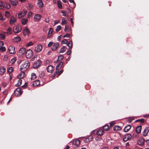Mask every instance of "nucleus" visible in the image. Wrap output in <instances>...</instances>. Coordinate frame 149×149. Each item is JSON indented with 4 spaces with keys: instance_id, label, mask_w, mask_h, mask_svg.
Here are the masks:
<instances>
[{
    "instance_id": "2eb2a0df",
    "label": "nucleus",
    "mask_w": 149,
    "mask_h": 149,
    "mask_svg": "<svg viewBox=\"0 0 149 149\" xmlns=\"http://www.w3.org/2000/svg\"><path fill=\"white\" fill-rule=\"evenodd\" d=\"M72 144L74 145L78 146L80 145V141L78 139L74 140L72 141Z\"/></svg>"
},
{
    "instance_id": "f257e3e1",
    "label": "nucleus",
    "mask_w": 149,
    "mask_h": 149,
    "mask_svg": "<svg viewBox=\"0 0 149 149\" xmlns=\"http://www.w3.org/2000/svg\"><path fill=\"white\" fill-rule=\"evenodd\" d=\"M30 65L29 62L28 61H24L21 66L20 70L21 72L24 71L26 70Z\"/></svg>"
},
{
    "instance_id": "7c9ffc66",
    "label": "nucleus",
    "mask_w": 149,
    "mask_h": 149,
    "mask_svg": "<svg viewBox=\"0 0 149 149\" xmlns=\"http://www.w3.org/2000/svg\"><path fill=\"white\" fill-rule=\"evenodd\" d=\"M141 126H138L137 127L136 129V132L138 134L141 131Z\"/></svg>"
},
{
    "instance_id": "cd10ccee",
    "label": "nucleus",
    "mask_w": 149,
    "mask_h": 149,
    "mask_svg": "<svg viewBox=\"0 0 149 149\" xmlns=\"http://www.w3.org/2000/svg\"><path fill=\"white\" fill-rule=\"evenodd\" d=\"M53 31V29L52 28H49V30L48 33V37H50L52 36Z\"/></svg>"
},
{
    "instance_id": "58836bf2",
    "label": "nucleus",
    "mask_w": 149,
    "mask_h": 149,
    "mask_svg": "<svg viewBox=\"0 0 149 149\" xmlns=\"http://www.w3.org/2000/svg\"><path fill=\"white\" fill-rule=\"evenodd\" d=\"M36 78V76L35 73H33L31 74V79L34 80Z\"/></svg>"
},
{
    "instance_id": "bb28decb",
    "label": "nucleus",
    "mask_w": 149,
    "mask_h": 149,
    "mask_svg": "<svg viewBox=\"0 0 149 149\" xmlns=\"http://www.w3.org/2000/svg\"><path fill=\"white\" fill-rule=\"evenodd\" d=\"M28 22V19L27 18H24L22 19L21 20V23L23 25H25Z\"/></svg>"
},
{
    "instance_id": "a878e982",
    "label": "nucleus",
    "mask_w": 149,
    "mask_h": 149,
    "mask_svg": "<svg viewBox=\"0 0 149 149\" xmlns=\"http://www.w3.org/2000/svg\"><path fill=\"white\" fill-rule=\"evenodd\" d=\"M26 7L29 10H31L33 8V5L31 3H29L26 5Z\"/></svg>"
},
{
    "instance_id": "423d86ee",
    "label": "nucleus",
    "mask_w": 149,
    "mask_h": 149,
    "mask_svg": "<svg viewBox=\"0 0 149 149\" xmlns=\"http://www.w3.org/2000/svg\"><path fill=\"white\" fill-rule=\"evenodd\" d=\"M22 93V92L21 91L20 88H17L14 91V94L15 96H20Z\"/></svg>"
},
{
    "instance_id": "4be33fe9",
    "label": "nucleus",
    "mask_w": 149,
    "mask_h": 149,
    "mask_svg": "<svg viewBox=\"0 0 149 149\" xmlns=\"http://www.w3.org/2000/svg\"><path fill=\"white\" fill-rule=\"evenodd\" d=\"M149 131V128H148V127L146 128L145 129V130L143 133V135L144 136H146L147 135Z\"/></svg>"
},
{
    "instance_id": "dca6fc26",
    "label": "nucleus",
    "mask_w": 149,
    "mask_h": 149,
    "mask_svg": "<svg viewBox=\"0 0 149 149\" xmlns=\"http://www.w3.org/2000/svg\"><path fill=\"white\" fill-rule=\"evenodd\" d=\"M16 21V19L13 16H12L10 18V24H13Z\"/></svg>"
},
{
    "instance_id": "5701e85b",
    "label": "nucleus",
    "mask_w": 149,
    "mask_h": 149,
    "mask_svg": "<svg viewBox=\"0 0 149 149\" xmlns=\"http://www.w3.org/2000/svg\"><path fill=\"white\" fill-rule=\"evenodd\" d=\"M131 126L130 125H128L126 126L124 129V131L125 132H128L131 129Z\"/></svg>"
},
{
    "instance_id": "4468645a",
    "label": "nucleus",
    "mask_w": 149,
    "mask_h": 149,
    "mask_svg": "<svg viewBox=\"0 0 149 149\" xmlns=\"http://www.w3.org/2000/svg\"><path fill=\"white\" fill-rule=\"evenodd\" d=\"M24 71L21 72L17 76L18 79H23L26 76L24 72Z\"/></svg>"
},
{
    "instance_id": "6e6552de",
    "label": "nucleus",
    "mask_w": 149,
    "mask_h": 149,
    "mask_svg": "<svg viewBox=\"0 0 149 149\" xmlns=\"http://www.w3.org/2000/svg\"><path fill=\"white\" fill-rule=\"evenodd\" d=\"M63 65V63L61 62L56 67V72L54 73L53 76L54 77L55 76H56L57 73L58 72L59 68H61L62 66Z\"/></svg>"
},
{
    "instance_id": "f03ea898",
    "label": "nucleus",
    "mask_w": 149,
    "mask_h": 149,
    "mask_svg": "<svg viewBox=\"0 0 149 149\" xmlns=\"http://www.w3.org/2000/svg\"><path fill=\"white\" fill-rule=\"evenodd\" d=\"M59 46V43L58 42L54 43L52 42H50L48 45V46L49 47H52V51L56 50Z\"/></svg>"
},
{
    "instance_id": "79ce46f5",
    "label": "nucleus",
    "mask_w": 149,
    "mask_h": 149,
    "mask_svg": "<svg viewBox=\"0 0 149 149\" xmlns=\"http://www.w3.org/2000/svg\"><path fill=\"white\" fill-rule=\"evenodd\" d=\"M5 36L4 34L0 33V39L1 40H3L5 38Z\"/></svg>"
},
{
    "instance_id": "2f4dec72",
    "label": "nucleus",
    "mask_w": 149,
    "mask_h": 149,
    "mask_svg": "<svg viewBox=\"0 0 149 149\" xmlns=\"http://www.w3.org/2000/svg\"><path fill=\"white\" fill-rule=\"evenodd\" d=\"M144 143V140L142 139H140L137 141L138 144L140 145H142Z\"/></svg>"
},
{
    "instance_id": "680f3d73",
    "label": "nucleus",
    "mask_w": 149,
    "mask_h": 149,
    "mask_svg": "<svg viewBox=\"0 0 149 149\" xmlns=\"http://www.w3.org/2000/svg\"><path fill=\"white\" fill-rule=\"evenodd\" d=\"M69 0L70 3H73V4L75 6V2H74V0Z\"/></svg>"
},
{
    "instance_id": "052dcab7",
    "label": "nucleus",
    "mask_w": 149,
    "mask_h": 149,
    "mask_svg": "<svg viewBox=\"0 0 149 149\" xmlns=\"http://www.w3.org/2000/svg\"><path fill=\"white\" fill-rule=\"evenodd\" d=\"M45 21L47 23H48L49 22V20L48 18H46L45 19Z\"/></svg>"
},
{
    "instance_id": "37998d69",
    "label": "nucleus",
    "mask_w": 149,
    "mask_h": 149,
    "mask_svg": "<svg viewBox=\"0 0 149 149\" xmlns=\"http://www.w3.org/2000/svg\"><path fill=\"white\" fill-rule=\"evenodd\" d=\"M68 41L66 39H64V40H63L61 42V43L62 44H68Z\"/></svg>"
},
{
    "instance_id": "4d7b16f0",
    "label": "nucleus",
    "mask_w": 149,
    "mask_h": 149,
    "mask_svg": "<svg viewBox=\"0 0 149 149\" xmlns=\"http://www.w3.org/2000/svg\"><path fill=\"white\" fill-rule=\"evenodd\" d=\"M71 52L70 50H69L68 51H67L66 52V54L68 55H69L71 53Z\"/></svg>"
},
{
    "instance_id": "20e7f679",
    "label": "nucleus",
    "mask_w": 149,
    "mask_h": 149,
    "mask_svg": "<svg viewBox=\"0 0 149 149\" xmlns=\"http://www.w3.org/2000/svg\"><path fill=\"white\" fill-rule=\"evenodd\" d=\"M25 56L27 58H31L33 56V52L32 51L31 49L27 50L26 52Z\"/></svg>"
},
{
    "instance_id": "13d9d810",
    "label": "nucleus",
    "mask_w": 149,
    "mask_h": 149,
    "mask_svg": "<svg viewBox=\"0 0 149 149\" xmlns=\"http://www.w3.org/2000/svg\"><path fill=\"white\" fill-rule=\"evenodd\" d=\"M115 124V122L114 121H112L110 122V125L111 126H113L114 124Z\"/></svg>"
},
{
    "instance_id": "e2e57ef3",
    "label": "nucleus",
    "mask_w": 149,
    "mask_h": 149,
    "mask_svg": "<svg viewBox=\"0 0 149 149\" xmlns=\"http://www.w3.org/2000/svg\"><path fill=\"white\" fill-rule=\"evenodd\" d=\"M0 20H4V19H3V17L1 14V13H0Z\"/></svg>"
},
{
    "instance_id": "774afa93",
    "label": "nucleus",
    "mask_w": 149,
    "mask_h": 149,
    "mask_svg": "<svg viewBox=\"0 0 149 149\" xmlns=\"http://www.w3.org/2000/svg\"><path fill=\"white\" fill-rule=\"evenodd\" d=\"M146 142L147 145L149 146V139H147L146 140Z\"/></svg>"
},
{
    "instance_id": "4c0bfd02",
    "label": "nucleus",
    "mask_w": 149,
    "mask_h": 149,
    "mask_svg": "<svg viewBox=\"0 0 149 149\" xmlns=\"http://www.w3.org/2000/svg\"><path fill=\"white\" fill-rule=\"evenodd\" d=\"M57 4L58 7L60 8L61 9L62 8V5L61 2L60 1H58L57 2Z\"/></svg>"
},
{
    "instance_id": "39448f33",
    "label": "nucleus",
    "mask_w": 149,
    "mask_h": 149,
    "mask_svg": "<svg viewBox=\"0 0 149 149\" xmlns=\"http://www.w3.org/2000/svg\"><path fill=\"white\" fill-rule=\"evenodd\" d=\"M41 61L40 60H38L36 61L33 65V67L34 68H36L41 65Z\"/></svg>"
},
{
    "instance_id": "c9c22d12",
    "label": "nucleus",
    "mask_w": 149,
    "mask_h": 149,
    "mask_svg": "<svg viewBox=\"0 0 149 149\" xmlns=\"http://www.w3.org/2000/svg\"><path fill=\"white\" fill-rule=\"evenodd\" d=\"M67 47H62L60 49L59 52L60 53H63L65 52L66 50Z\"/></svg>"
},
{
    "instance_id": "c756f323",
    "label": "nucleus",
    "mask_w": 149,
    "mask_h": 149,
    "mask_svg": "<svg viewBox=\"0 0 149 149\" xmlns=\"http://www.w3.org/2000/svg\"><path fill=\"white\" fill-rule=\"evenodd\" d=\"M92 140V138L89 137L86 138L84 140V141L86 143L89 142Z\"/></svg>"
},
{
    "instance_id": "f8f14e48",
    "label": "nucleus",
    "mask_w": 149,
    "mask_h": 149,
    "mask_svg": "<svg viewBox=\"0 0 149 149\" xmlns=\"http://www.w3.org/2000/svg\"><path fill=\"white\" fill-rule=\"evenodd\" d=\"M27 12L25 10H24L23 11L20 13L18 14L19 18H21L25 15Z\"/></svg>"
},
{
    "instance_id": "5fc2aeb1",
    "label": "nucleus",
    "mask_w": 149,
    "mask_h": 149,
    "mask_svg": "<svg viewBox=\"0 0 149 149\" xmlns=\"http://www.w3.org/2000/svg\"><path fill=\"white\" fill-rule=\"evenodd\" d=\"M4 45L3 42L2 41H0V47H3Z\"/></svg>"
},
{
    "instance_id": "a18cd8bd",
    "label": "nucleus",
    "mask_w": 149,
    "mask_h": 149,
    "mask_svg": "<svg viewBox=\"0 0 149 149\" xmlns=\"http://www.w3.org/2000/svg\"><path fill=\"white\" fill-rule=\"evenodd\" d=\"M61 13H63V16L65 17L67 16L68 15H67V12L64 11H61Z\"/></svg>"
},
{
    "instance_id": "bf43d9fd",
    "label": "nucleus",
    "mask_w": 149,
    "mask_h": 149,
    "mask_svg": "<svg viewBox=\"0 0 149 149\" xmlns=\"http://www.w3.org/2000/svg\"><path fill=\"white\" fill-rule=\"evenodd\" d=\"M10 73L12 72L13 71V67H10Z\"/></svg>"
},
{
    "instance_id": "6e6d98bb",
    "label": "nucleus",
    "mask_w": 149,
    "mask_h": 149,
    "mask_svg": "<svg viewBox=\"0 0 149 149\" xmlns=\"http://www.w3.org/2000/svg\"><path fill=\"white\" fill-rule=\"evenodd\" d=\"M60 20L54 21V25H56L60 22Z\"/></svg>"
},
{
    "instance_id": "49530a36",
    "label": "nucleus",
    "mask_w": 149,
    "mask_h": 149,
    "mask_svg": "<svg viewBox=\"0 0 149 149\" xmlns=\"http://www.w3.org/2000/svg\"><path fill=\"white\" fill-rule=\"evenodd\" d=\"M63 59V56L62 55L59 56L58 57V59L59 61H61Z\"/></svg>"
},
{
    "instance_id": "69168bd1",
    "label": "nucleus",
    "mask_w": 149,
    "mask_h": 149,
    "mask_svg": "<svg viewBox=\"0 0 149 149\" xmlns=\"http://www.w3.org/2000/svg\"><path fill=\"white\" fill-rule=\"evenodd\" d=\"M140 122H141V123H143L144 122V120L143 119L141 118L140 119Z\"/></svg>"
},
{
    "instance_id": "ea45409f",
    "label": "nucleus",
    "mask_w": 149,
    "mask_h": 149,
    "mask_svg": "<svg viewBox=\"0 0 149 149\" xmlns=\"http://www.w3.org/2000/svg\"><path fill=\"white\" fill-rule=\"evenodd\" d=\"M68 23V21L64 19H62V22L61 24L62 25Z\"/></svg>"
},
{
    "instance_id": "864d4df0",
    "label": "nucleus",
    "mask_w": 149,
    "mask_h": 149,
    "mask_svg": "<svg viewBox=\"0 0 149 149\" xmlns=\"http://www.w3.org/2000/svg\"><path fill=\"white\" fill-rule=\"evenodd\" d=\"M8 56L7 55L5 56L3 58V60L4 61H6L8 60Z\"/></svg>"
},
{
    "instance_id": "ddd939ff",
    "label": "nucleus",
    "mask_w": 149,
    "mask_h": 149,
    "mask_svg": "<svg viewBox=\"0 0 149 149\" xmlns=\"http://www.w3.org/2000/svg\"><path fill=\"white\" fill-rule=\"evenodd\" d=\"M54 68L52 65H49L47 68V70L48 72H52L54 70Z\"/></svg>"
},
{
    "instance_id": "a211bd4d",
    "label": "nucleus",
    "mask_w": 149,
    "mask_h": 149,
    "mask_svg": "<svg viewBox=\"0 0 149 149\" xmlns=\"http://www.w3.org/2000/svg\"><path fill=\"white\" fill-rule=\"evenodd\" d=\"M21 40V39L19 37L17 36L13 39V42H18Z\"/></svg>"
},
{
    "instance_id": "9b49d317",
    "label": "nucleus",
    "mask_w": 149,
    "mask_h": 149,
    "mask_svg": "<svg viewBox=\"0 0 149 149\" xmlns=\"http://www.w3.org/2000/svg\"><path fill=\"white\" fill-rule=\"evenodd\" d=\"M41 18V16L39 14H36L34 16V19L35 22L39 21Z\"/></svg>"
},
{
    "instance_id": "473e14b6",
    "label": "nucleus",
    "mask_w": 149,
    "mask_h": 149,
    "mask_svg": "<svg viewBox=\"0 0 149 149\" xmlns=\"http://www.w3.org/2000/svg\"><path fill=\"white\" fill-rule=\"evenodd\" d=\"M67 45L69 47V48L70 49H71L72 48V42L71 40H70L68 43Z\"/></svg>"
},
{
    "instance_id": "de8ad7c7",
    "label": "nucleus",
    "mask_w": 149,
    "mask_h": 149,
    "mask_svg": "<svg viewBox=\"0 0 149 149\" xmlns=\"http://www.w3.org/2000/svg\"><path fill=\"white\" fill-rule=\"evenodd\" d=\"M33 43L31 41H30L27 43L26 46L27 47L33 45Z\"/></svg>"
},
{
    "instance_id": "c85d7f7f",
    "label": "nucleus",
    "mask_w": 149,
    "mask_h": 149,
    "mask_svg": "<svg viewBox=\"0 0 149 149\" xmlns=\"http://www.w3.org/2000/svg\"><path fill=\"white\" fill-rule=\"evenodd\" d=\"M6 71V69L3 67L0 68V74H2Z\"/></svg>"
},
{
    "instance_id": "e433bc0d",
    "label": "nucleus",
    "mask_w": 149,
    "mask_h": 149,
    "mask_svg": "<svg viewBox=\"0 0 149 149\" xmlns=\"http://www.w3.org/2000/svg\"><path fill=\"white\" fill-rule=\"evenodd\" d=\"M16 60V57H14L13 58H12L11 60L10 61V62L12 64H13L14 63Z\"/></svg>"
},
{
    "instance_id": "6ab92c4d",
    "label": "nucleus",
    "mask_w": 149,
    "mask_h": 149,
    "mask_svg": "<svg viewBox=\"0 0 149 149\" xmlns=\"http://www.w3.org/2000/svg\"><path fill=\"white\" fill-rule=\"evenodd\" d=\"M30 33L29 29L27 28L25 29L23 31V33L24 36L28 35Z\"/></svg>"
},
{
    "instance_id": "aec40b11",
    "label": "nucleus",
    "mask_w": 149,
    "mask_h": 149,
    "mask_svg": "<svg viewBox=\"0 0 149 149\" xmlns=\"http://www.w3.org/2000/svg\"><path fill=\"white\" fill-rule=\"evenodd\" d=\"M18 81V83L15 85L16 86H20L22 84V81H24V80L23 79H19Z\"/></svg>"
},
{
    "instance_id": "f704fd0d",
    "label": "nucleus",
    "mask_w": 149,
    "mask_h": 149,
    "mask_svg": "<svg viewBox=\"0 0 149 149\" xmlns=\"http://www.w3.org/2000/svg\"><path fill=\"white\" fill-rule=\"evenodd\" d=\"M17 1L16 0L11 1V4L14 6H16L18 3Z\"/></svg>"
},
{
    "instance_id": "3c124183",
    "label": "nucleus",
    "mask_w": 149,
    "mask_h": 149,
    "mask_svg": "<svg viewBox=\"0 0 149 149\" xmlns=\"http://www.w3.org/2000/svg\"><path fill=\"white\" fill-rule=\"evenodd\" d=\"M4 7V6L3 5V3L2 2H0V9H3Z\"/></svg>"
},
{
    "instance_id": "9d476101",
    "label": "nucleus",
    "mask_w": 149,
    "mask_h": 149,
    "mask_svg": "<svg viewBox=\"0 0 149 149\" xmlns=\"http://www.w3.org/2000/svg\"><path fill=\"white\" fill-rule=\"evenodd\" d=\"M132 135L130 134L125 135L124 136L123 139L124 141H127L132 137Z\"/></svg>"
},
{
    "instance_id": "338daca9",
    "label": "nucleus",
    "mask_w": 149,
    "mask_h": 149,
    "mask_svg": "<svg viewBox=\"0 0 149 149\" xmlns=\"http://www.w3.org/2000/svg\"><path fill=\"white\" fill-rule=\"evenodd\" d=\"M27 83H25V84L23 86H21V87L22 88H24V87H26V86H27Z\"/></svg>"
},
{
    "instance_id": "8fccbe9b",
    "label": "nucleus",
    "mask_w": 149,
    "mask_h": 149,
    "mask_svg": "<svg viewBox=\"0 0 149 149\" xmlns=\"http://www.w3.org/2000/svg\"><path fill=\"white\" fill-rule=\"evenodd\" d=\"M70 34H66L63 36V38H70Z\"/></svg>"
},
{
    "instance_id": "1a4fd4ad",
    "label": "nucleus",
    "mask_w": 149,
    "mask_h": 149,
    "mask_svg": "<svg viewBox=\"0 0 149 149\" xmlns=\"http://www.w3.org/2000/svg\"><path fill=\"white\" fill-rule=\"evenodd\" d=\"M37 6L40 8H42L43 7L44 4L42 0H38Z\"/></svg>"
},
{
    "instance_id": "603ef678",
    "label": "nucleus",
    "mask_w": 149,
    "mask_h": 149,
    "mask_svg": "<svg viewBox=\"0 0 149 149\" xmlns=\"http://www.w3.org/2000/svg\"><path fill=\"white\" fill-rule=\"evenodd\" d=\"M33 13L31 12H29L28 13L27 15L28 18H30L32 15Z\"/></svg>"
},
{
    "instance_id": "7ed1b4c3",
    "label": "nucleus",
    "mask_w": 149,
    "mask_h": 149,
    "mask_svg": "<svg viewBox=\"0 0 149 149\" xmlns=\"http://www.w3.org/2000/svg\"><path fill=\"white\" fill-rule=\"evenodd\" d=\"M13 30L15 33H18L21 31L22 28L19 25H15L13 27Z\"/></svg>"
},
{
    "instance_id": "a19ab883",
    "label": "nucleus",
    "mask_w": 149,
    "mask_h": 149,
    "mask_svg": "<svg viewBox=\"0 0 149 149\" xmlns=\"http://www.w3.org/2000/svg\"><path fill=\"white\" fill-rule=\"evenodd\" d=\"M103 129L105 131H108L109 130V127L108 125H105L103 127Z\"/></svg>"
},
{
    "instance_id": "f3484780",
    "label": "nucleus",
    "mask_w": 149,
    "mask_h": 149,
    "mask_svg": "<svg viewBox=\"0 0 149 149\" xmlns=\"http://www.w3.org/2000/svg\"><path fill=\"white\" fill-rule=\"evenodd\" d=\"M26 52V49L25 48L22 47L19 50V53L20 55H22Z\"/></svg>"
},
{
    "instance_id": "09e8293b",
    "label": "nucleus",
    "mask_w": 149,
    "mask_h": 149,
    "mask_svg": "<svg viewBox=\"0 0 149 149\" xmlns=\"http://www.w3.org/2000/svg\"><path fill=\"white\" fill-rule=\"evenodd\" d=\"M0 50L1 51L4 52L6 51V49L5 47H0Z\"/></svg>"
},
{
    "instance_id": "393cba45",
    "label": "nucleus",
    "mask_w": 149,
    "mask_h": 149,
    "mask_svg": "<svg viewBox=\"0 0 149 149\" xmlns=\"http://www.w3.org/2000/svg\"><path fill=\"white\" fill-rule=\"evenodd\" d=\"M40 84L39 80H36L33 82L32 85L33 86H38Z\"/></svg>"
},
{
    "instance_id": "b1692460",
    "label": "nucleus",
    "mask_w": 149,
    "mask_h": 149,
    "mask_svg": "<svg viewBox=\"0 0 149 149\" xmlns=\"http://www.w3.org/2000/svg\"><path fill=\"white\" fill-rule=\"evenodd\" d=\"M103 132L102 129H99L97 131L96 134L97 135L101 136L103 134Z\"/></svg>"
},
{
    "instance_id": "412c9836",
    "label": "nucleus",
    "mask_w": 149,
    "mask_h": 149,
    "mask_svg": "<svg viewBox=\"0 0 149 149\" xmlns=\"http://www.w3.org/2000/svg\"><path fill=\"white\" fill-rule=\"evenodd\" d=\"M15 52V47L13 46H10V54H14Z\"/></svg>"
},
{
    "instance_id": "0e129e2a",
    "label": "nucleus",
    "mask_w": 149,
    "mask_h": 149,
    "mask_svg": "<svg viewBox=\"0 0 149 149\" xmlns=\"http://www.w3.org/2000/svg\"><path fill=\"white\" fill-rule=\"evenodd\" d=\"M61 36H62V35H60L58 37V38H57L58 40L59 41L61 40Z\"/></svg>"
},
{
    "instance_id": "72a5a7b5",
    "label": "nucleus",
    "mask_w": 149,
    "mask_h": 149,
    "mask_svg": "<svg viewBox=\"0 0 149 149\" xmlns=\"http://www.w3.org/2000/svg\"><path fill=\"white\" fill-rule=\"evenodd\" d=\"M121 129V127L119 126L116 125L113 127V130L116 131L119 130Z\"/></svg>"
},
{
    "instance_id": "c03bdc74",
    "label": "nucleus",
    "mask_w": 149,
    "mask_h": 149,
    "mask_svg": "<svg viewBox=\"0 0 149 149\" xmlns=\"http://www.w3.org/2000/svg\"><path fill=\"white\" fill-rule=\"evenodd\" d=\"M61 28V26L60 25L57 26L56 28V31L57 32L59 31Z\"/></svg>"
},
{
    "instance_id": "0eeeda50",
    "label": "nucleus",
    "mask_w": 149,
    "mask_h": 149,
    "mask_svg": "<svg viewBox=\"0 0 149 149\" xmlns=\"http://www.w3.org/2000/svg\"><path fill=\"white\" fill-rule=\"evenodd\" d=\"M42 49V46L41 45H38L35 48V51L37 52H40Z\"/></svg>"
}]
</instances>
